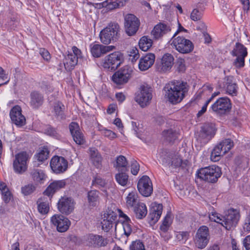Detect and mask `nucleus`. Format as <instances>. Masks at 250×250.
Instances as JSON below:
<instances>
[{
	"label": "nucleus",
	"instance_id": "14",
	"mask_svg": "<svg viewBox=\"0 0 250 250\" xmlns=\"http://www.w3.org/2000/svg\"><path fill=\"white\" fill-rule=\"evenodd\" d=\"M132 70L128 66H124L116 72L112 77V80L117 84L126 83L131 77Z\"/></svg>",
	"mask_w": 250,
	"mask_h": 250
},
{
	"label": "nucleus",
	"instance_id": "15",
	"mask_svg": "<svg viewBox=\"0 0 250 250\" xmlns=\"http://www.w3.org/2000/svg\"><path fill=\"white\" fill-rule=\"evenodd\" d=\"M50 166L54 173L60 174L67 170L68 162L63 157L54 156L50 160Z\"/></svg>",
	"mask_w": 250,
	"mask_h": 250
},
{
	"label": "nucleus",
	"instance_id": "46",
	"mask_svg": "<svg viewBox=\"0 0 250 250\" xmlns=\"http://www.w3.org/2000/svg\"><path fill=\"white\" fill-rule=\"evenodd\" d=\"M178 133L172 129L165 130L163 132V136L167 141L171 142L178 137Z\"/></svg>",
	"mask_w": 250,
	"mask_h": 250
},
{
	"label": "nucleus",
	"instance_id": "8",
	"mask_svg": "<svg viewBox=\"0 0 250 250\" xmlns=\"http://www.w3.org/2000/svg\"><path fill=\"white\" fill-rule=\"evenodd\" d=\"M160 159L164 164L167 165L170 169H175L179 167L184 168L188 164V161H183L181 157L178 155L169 154L167 158L163 156L161 153L159 154Z\"/></svg>",
	"mask_w": 250,
	"mask_h": 250
},
{
	"label": "nucleus",
	"instance_id": "50",
	"mask_svg": "<svg viewBox=\"0 0 250 250\" xmlns=\"http://www.w3.org/2000/svg\"><path fill=\"white\" fill-rule=\"evenodd\" d=\"M223 216H222L216 212H212L209 214V218L210 220L220 224L222 225L223 222L222 218H223Z\"/></svg>",
	"mask_w": 250,
	"mask_h": 250
},
{
	"label": "nucleus",
	"instance_id": "39",
	"mask_svg": "<svg viewBox=\"0 0 250 250\" xmlns=\"http://www.w3.org/2000/svg\"><path fill=\"white\" fill-rule=\"evenodd\" d=\"M32 179L35 182L42 183L45 179L46 176L42 170L34 169L30 172Z\"/></svg>",
	"mask_w": 250,
	"mask_h": 250
},
{
	"label": "nucleus",
	"instance_id": "10",
	"mask_svg": "<svg viewBox=\"0 0 250 250\" xmlns=\"http://www.w3.org/2000/svg\"><path fill=\"white\" fill-rule=\"evenodd\" d=\"M124 26L126 33L129 36L135 35L140 25V20L134 15L128 14L124 17Z\"/></svg>",
	"mask_w": 250,
	"mask_h": 250
},
{
	"label": "nucleus",
	"instance_id": "56",
	"mask_svg": "<svg viewBox=\"0 0 250 250\" xmlns=\"http://www.w3.org/2000/svg\"><path fill=\"white\" fill-rule=\"evenodd\" d=\"M130 60L132 62H136V61L139 59L140 55L139 54V51L137 48H133L130 51Z\"/></svg>",
	"mask_w": 250,
	"mask_h": 250
},
{
	"label": "nucleus",
	"instance_id": "55",
	"mask_svg": "<svg viewBox=\"0 0 250 250\" xmlns=\"http://www.w3.org/2000/svg\"><path fill=\"white\" fill-rule=\"evenodd\" d=\"M140 166L136 161L133 160L131 162V172L134 175H136L139 171Z\"/></svg>",
	"mask_w": 250,
	"mask_h": 250
},
{
	"label": "nucleus",
	"instance_id": "43",
	"mask_svg": "<svg viewBox=\"0 0 250 250\" xmlns=\"http://www.w3.org/2000/svg\"><path fill=\"white\" fill-rule=\"evenodd\" d=\"M88 201L89 205L96 206L99 200V192L97 190H91L87 194Z\"/></svg>",
	"mask_w": 250,
	"mask_h": 250
},
{
	"label": "nucleus",
	"instance_id": "31",
	"mask_svg": "<svg viewBox=\"0 0 250 250\" xmlns=\"http://www.w3.org/2000/svg\"><path fill=\"white\" fill-rule=\"evenodd\" d=\"M224 88L226 93L232 96L236 95L237 90V86L233 81V78L231 76L228 77L225 81Z\"/></svg>",
	"mask_w": 250,
	"mask_h": 250
},
{
	"label": "nucleus",
	"instance_id": "4",
	"mask_svg": "<svg viewBox=\"0 0 250 250\" xmlns=\"http://www.w3.org/2000/svg\"><path fill=\"white\" fill-rule=\"evenodd\" d=\"M178 33L177 31L171 38V45L173 48H175L179 52L187 54L191 52L193 49V44L189 40L186 39L184 37L178 36L175 37Z\"/></svg>",
	"mask_w": 250,
	"mask_h": 250
},
{
	"label": "nucleus",
	"instance_id": "40",
	"mask_svg": "<svg viewBox=\"0 0 250 250\" xmlns=\"http://www.w3.org/2000/svg\"><path fill=\"white\" fill-rule=\"evenodd\" d=\"M64 105L61 102H58L54 104L53 112L57 118L63 119L65 118L64 114Z\"/></svg>",
	"mask_w": 250,
	"mask_h": 250
},
{
	"label": "nucleus",
	"instance_id": "62",
	"mask_svg": "<svg viewBox=\"0 0 250 250\" xmlns=\"http://www.w3.org/2000/svg\"><path fill=\"white\" fill-rule=\"evenodd\" d=\"M131 125H132V128L134 132V133L136 134V135L138 137H139V132H140V130H139L140 128L139 126V123L135 122L132 121Z\"/></svg>",
	"mask_w": 250,
	"mask_h": 250
},
{
	"label": "nucleus",
	"instance_id": "51",
	"mask_svg": "<svg viewBox=\"0 0 250 250\" xmlns=\"http://www.w3.org/2000/svg\"><path fill=\"white\" fill-rule=\"evenodd\" d=\"M171 223L170 216L169 215H167L165 217L162 224L160 226L161 230L165 232L166 231Z\"/></svg>",
	"mask_w": 250,
	"mask_h": 250
},
{
	"label": "nucleus",
	"instance_id": "1",
	"mask_svg": "<svg viewBox=\"0 0 250 250\" xmlns=\"http://www.w3.org/2000/svg\"><path fill=\"white\" fill-rule=\"evenodd\" d=\"M164 89L167 100L173 104L181 102L188 90L187 83L178 81L168 83L166 84Z\"/></svg>",
	"mask_w": 250,
	"mask_h": 250
},
{
	"label": "nucleus",
	"instance_id": "44",
	"mask_svg": "<svg viewBox=\"0 0 250 250\" xmlns=\"http://www.w3.org/2000/svg\"><path fill=\"white\" fill-rule=\"evenodd\" d=\"M122 6L123 2L118 0L114 1L106 0L103 3V7H104L106 10H112Z\"/></svg>",
	"mask_w": 250,
	"mask_h": 250
},
{
	"label": "nucleus",
	"instance_id": "23",
	"mask_svg": "<svg viewBox=\"0 0 250 250\" xmlns=\"http://www.w3.org/2000/svg\"><path fill=\"white\" fill-rule=\"evenodd\" d=\"M10 116L13 123L19 126H22L25 124V118L21 114V107L18 105L14 106L10 112Z\"/></svg>",
	"mask_w": 250,
	"mask_h": 250
},
{
	"label": "nucleus",
	"instance_id": "38",
	"mask_svg": "<svg viewBox=\"0 0 250 250\" xmlns=\"http://www.w3.org/2000/svg\"><path fill=\"white\" fill-rule=\"evenodd\" d=\"M140 203L138 194L136 191L130 192L126 197V205L128 208H133Z\"/></svg>",
	"mask_w": 250,
	"mask_h": 250
},
{
	"label": "nucleus",
	"instance_id": "41",
	"mask_svg": "<svg viewBox=\"0 0 250 250\" xmlns=\"http://www.w3.org/2000/svg\"><path fill=\"white\" fill-rule=\"evenodd\" d=\"M225 154V152L218 144L214 147L211 152L210 160L213 162H217Z\"/></svg>",
	"mask_w": 250,
	"mask_h": 250
},
{
	"label": "nucleus",
	"instance_id": "29",
	"mask_svg": "<svg viewBox=\"0 0 250 250\" xmlns=\"http://www.w3.org/2000/svg\"><path fill=\"white\" fill-rule=\"evenodd\" d=\"M88 153L92 164L97 168H101L103 157L97 149L94 147H90L88 149Z\"/></svg>",
	"mask_w": 250,
	"mask_h": 250
},
{
	"label": "nucleus",
	"instance_id": "18",
	"mask_svg": "<svg viewBox=\"0 0 250 250\" xmlns=\"http://www.w3.org/2000/svg\"><path fill=\"white\" fill-rule=\"evenodd\" d=\"M152 99L151 88L147 85H142L140 91L135 97V101L141 107H144L149 104Z\"/></svg>",
	"mask_w": 250,
	"mask_h": 250
},
{
	"label": "nucleus",
	"instance_id": "64",
	"mask_svg": "<svg viewBox=\"0 0 250 250\" xmlns=\"http://www.w3.org/2000/svg\"><path fill=\"white\" fill-rule=\"evenodd\" d=\"M243 245L246 250H250V236H248L244 239Z\"/></svg>",
	"mask_w": 250,
	"mask_h": 250
},
{
	"label": "nucleus",
	"instance_id": "17",
	"mask_svg": "<svg viewBox=\"0 0 250 250\" xmlns=\"http://www.w3.org/2000/svg\"><path fill=\"white\" fill-rule=\"evenodd\" d=\"M117 217V213L111 209L108 208L104 212L103 220L101 221L102 229L105 231H108L116 223Z\"/></svg>",
	"mask_w": 250,
	"mask_h": 250
},
{
	"label": "nucleus",
	"instance_id": "21",
	"mask_svg": "<svg viewBox=\"0 0 250 250\" xmlns=\"http://www.w3.org/2000/svg\"><path fill=\"white\" fill-rule=\"evenodd\" d=\"M58 209L61 213L65 214H70L74 209V202L71 197H62L57 204Z\"/></svg>",
	"mask_w": 250,
	"mask_h": 250
},
{
	"label": "nucleus",
	"instance_id": "52",
	"mask_svg": "<svg viewBox=\"0 0 250 250\" xmlns=\"http://www.w3.org/2000/svg\"><path fill=\"white\" fill-rule=\"evenodd\" d=\"M100 131L103 135L108 138L110 139H113L117 137L116 134L110 130L104 128L100 129Z\"/></svg>",
	"mask_w": 250,
	"mask_h": 250
},
{
	"label": "nucleus",
	"instance_id": "24",
	"mask_svg": "<svg viewBox=\"0 0 250 250\" xmlns=\"http://www.w3.org/2000/svg\"><path fill=\"white\" fill-rule=\"evenodd\" d=\"M171 30V27L169 24L160 22L154 27L151 35L154 39L158 40L169 33Z\"/></svg>",
	"mask_w": 250,
	"mask_h": 250
},
{
	"label": "nucleus",
	"instance_id": "33",
	"mask_svg": "<svg viewBox=\"0 0 250 250\" xmlns=\"http://www.w3.org/2000/svg\"><path fill=\"white\" fill-rule=\"evenodd\" d=\"M114 167L119 172H125L128 169V163L126 158L120 155L116 158V163Z\"/></svg>",
	"mask_w": 250,
	"mask_h": 250
},
{
	"label": "nucleus",
	"instance_id": "47",
	"mask_svg": "<svg viewBox=\"0 0 250 250\" xmlns=\"http://www.w3.org/2000/svg\"><path fill=\"white\" fill-rule=\"evenodd\" d=\"M49 151L47 148L43 147L39 150V152L35 156V158L40 162H43L47 160L49 157Z\"/></svg>",
	"mask_w": 250,
	"mask_h": 250
},
{
	"label": "nucleus",
	"instance_id": "26",
	"mask_svg": "<svg viewBox=\"0 0 250 250\" xmlns=\"http://www.w3.org/2000/svg\"><path fill=\"white\" fill-rule=\"evenodd\" d=\"M69 130L74 141L77 144L81 145L84 144L85 138L77 123H71L69 125Z\"/></svg>",
	"mask_w": 250,
	"mask_h": 250
},
{
	"label": "nucleus",
	"instance_id": "20",
	"mask_svg": "<svg viewBox=\"0 0 250 250\" xmlns=\"http://www.w3.org/2000/svg\"><path fill=\"white\" fill-rule=\"evenodd\" d=\"M137 188L139 192L144 196H150L153 191L152 182L147 176H143L139 180Z\"/></svg>",
	"mask_w": 250,
	"mask_h": 250
},
{
	"label": "nucleus",
	"instance_id": "35",
	"mask_svg": "<svg viewBox=\"0 0 250 250\" xmlns=\"http://www.w3.org/2000/svg\"><path fill=\"white\" fill-rule=\"evenodd\" d=\"M119 212L120 213V216L125 219L122 225L125 234L127 236H128L132 231V226L130 224L131 220L130 218L126 214H124L121 210H119Z\"/></svg>",
	"mask_w": 250,
	"mask_h": 250
},
{
	"label": "nucleus",
	"instance_id": "3",
	"mask_svg": "<svg viewBox=\"0 0 250 250\" xmlns=\"http://www.w3.org/2000/svg\"><path fill=\"white\" fill-rule=\"evenodd\" d=\"M120 26L117 23H109L107 27L102 30L100 34V38L102 43L108 44L112 42L116 41L119 36Z\"/></svg>",
	"mask_w": 250,
	"mask_h": 250
},
{
	"label": "nucleus",
	"instance_id": "54",
	"mask_svg": "<svg viewBox=\"0 0 250 250\" xmlns=\"http://www.w3.org/2000/svg\"><path fill=\"white\" fill-rule=\"evenodd\" d=\"M35 190V187L33 185H26L21 188L22 193L24 195H28L33 193Z\"/></svg>",
	"mask_w": 250,
	"mask_h": 250
},
{
	"label": "nucleus",
	"instance_id": "28",
	"mask_svg": "<svg viewBox=\"0 0 250 250\" xmlns=\"http://www.w3.org/2000/svg\"><path fill=\"white\" fill-rule=\"evenodd\" d=\"M66 182L65 180L54 181L50 184L43 193L49 197L60 189L64 188Z\"/></svg>",
	"mask_w": 250,
	"mask_h": 250
},
{
	"label": "nucleus",
	"instance_id": "59",
	"mask_svg": "<svg viewBox=\"0 0 250 250\" xmlns=\"http://www.w3.org/2000/svg\"><path fill=\"white\" fill-rule=\"evenodd\" d=\"M197 24L196 25V28L197 30L200 31L202 33H204L206 31L207 27L205 24V23L201 20L199 21H197Z\"/></svg>",
	"mask_w": 250,
	"mask_h": 250
},
{
	"label": "nucleus",
	"instance_id": "19",
	"mask_svg": "<svg viewBox=\"0 0 250 250\" xmlns=\"http://www.w3.org/2000/svg\"><path fill=\"white\" fill-rule=\"evenodd\" d=\"M108 241L106 238L97 234H89L85 239L86 246L92 248H100L105 247L108 244Z\"/></svg>",
	"mask_w": 250,
	"mask_h": 250
},
{
	"label": "nucleus",
	"instance_id": "6",
	"mask_svg": "<svg viewBox=\"0 0 250 250\" xmlns=\"http://www.w3.org/2000/svg\"><path fill=\"white\" fill-rule=\"evenodd\" d=\"M124 60L123 54L120 52H114L106 56L103 61V66L108 70L117 69Z\"/></svg>",
	"mask_w": 250,
	"mask_h": 250
},
{
	"label": "nucleus",
	"instance_id": "2",
	"mask_svg": "<svg viewBox=\"0 0 250 250\" xmlns=\"http://www.w3.org/2000/svg\"><path fill=\"white\" fill-rule=\"evenodd\" d=\"M198 177L201 180L208 183L217 182L221 176L222 172L220 167L215 165L201 168L197 172Z\"/></svg>",
	"mask_w": 250,
	"mask_h": 250
},
{
	"label": "nucleus",
	"instance_id": "58",
	"mask_svg": "<svg viewBox=\"0 0 250 250\" xmlns=\"http://www.w3.org/2000/svg\"><path fill=\"white\" fill-rule=\"evenodd\" d=\"M45 133L48 135L53 137L58 138V134L56 130L51 127L47 128L45 130Z\"/></svg>",
	"mask_w": 250,
	"mask_h": 250
},
{
	"label": "nucleus",
	"instance_id": "63",
	"mask_svg": "<svg viewBox=\"0 0 250 250\" xmlns=\"http://www.w3.org/2000/svg\"><path fill=\"white\" fill-rule=\"evenodd\" d=\"M243 229L245 231H250V217L249 215L245 219Z\"/></svg>",
	"mask_w": 250,
	"mask_h": 250
},
{
	"label": "nucleus",
	"instance_id": "48",
	"mask_svg": "<svg viewBox=\"0 0 250 250\" xmlns=\"http://www.w3.org/2000/svg\"><path fill=\"white\" fill-rule=\"evenodd\" d=\"M218 145L226 153L233 147V142L229 139H226L220 142Z\"/></svg>",
	"mask_w": 250,
	"mask_h": 250
},
{
	"label": "nucleus",
	"instance_id": "57",
	"mask_svg": "<svg viewBox=\"0 0 250 250\" xmlns=\"http://www.w3.org/2000/svg\"><path fill=\"white\" fill-rule=\"evenodd\" d=\"M93 183L94 185H98L101 187H104L106 184V182L100 176H97L95 177L94 180L93 181Z\"/></svg>",
	"mask_w": 250,
	"mask_h": 250
},
{
	"label": "nucleus",
	"instance_id": "60",
	"mask_svg": "<svg viewBox=\"0 0 250 250\" xmlns=\"http://www.w3.org/2000/svg\"><path fill=\"white\" fill-rule=\"evenodd\" d=\"M40 54L42 57L46 61L49 60L51 58L50 53L44 48H41L40 49Z\"/></svg>",
	"mask_w": 250,
	"mask_h": 250
},
{
	"label": "nucleus",
	"instance_id": "34",
	"mask_svg": "<svg viewBox=\"0 0 250 250\" xmlns=\"http://www.w3.org/2000/svg\"><path fill=\"white\" fill-rule=\"evenodd\" d=\"M78 57L73 55L72 53H69L65 57L64 60V65L66 70H71L78 63Z\"/></svg>",
	"mask_w": 250,
	"mask_h": 250
},
{
	"label": "nucleus",
	"instance_id": "12",
	"mask_svg": "<svg viewBox=\"0 0 250 250\" xmlns=\"http://www.w3.org/2000/svg\"><path fill=\"white\" fill-rule=\"evenodd\" d=\"M240 217L239 211L233 208L229 209L228 213L223 216L222 226L228 230L235 227Z\"/></svg>",
	"mask_w": 250,
	"mask_h": 250
},
{
	"label": "nucleus",
	"instance_id": "27",
	"mask_svg": "<svg viewBox=\"0 0 250 250\" xmlns=\"http://www.w3.org/2000/svg\"><path fill=\"white\" fill-rule=\"evenodd\" d=\"M155 59V56L154 54L147 53L140 59L138 64L139 68L141 71L147 70L153 64Z\"/></svg>",
	"mask_w": 250,
	"mask_h": 250
},
{
	"label": "nucleus",
	"instance_id": "11",
	"mask_svg": "<svg viewBox=\"0 0 250 250\" xmlns=\"http://www.w3.org/2000/svg\"><path fill=\"white\" fill-rule=\"evenodd\" d=\"M231 108L230 101L227 97L219 98L211 106L212 111L219 115H224L229 112Z\"/></svg>",
	"mask_w": 250,
	"mask_h": 250
},
{
	"label": "nucleus",
	"instance_id": "16",
	"mask_svg": "<svg viewBox=\"0 0 250 250\" xmlns=\"http://www.w3.org/2000/svg\"><path fill=\"white\" fill-rule=\"evenodd\" d=\"M51 223L55 227L59 232H64L68 230L71 222L66 217L61 214H55L50 219Z\"/></svg>",
	"mask_w": 250,
	"mask_h": 250
},
{
	"label": "nucleus",
	"instance_id": "42",
	"mask_svg": "<svg viewBox=\"0 0 250 250\" xmlns=\"http://www.w3.org/2000/svg\"><path fill=\"white\" fill-rule=\"evenodd\" d=\"M152 44V40L147 36L142 37L139 42L140 48L144 51H147L151 47Z\"/></svg>",
	"mask_w": 250,
	"mask_h": 250
},
{
	"label": "nucleus",
	"instance_id": "37",
	"mask_svg": "<svg viewBox=\"0 0 250 250\" xmlns=\"http://www.w3.org/2000/svg\"><path fill=\"white\" fill-rule=\"evenodd\" d=\"M38 209L42 214H47L49 210V202L46 197H42L37 201Z\"/></svg>",
	"mask_w": 250,
	"mask_h": 250
},
{
	"label": "nucleus",
	"instance_id": "53",
	"mask_svg": "<svg viewBox=\"0 0 250 250\" xmlns=\"http://www.w3.org/2000/svg\"><path fill=\"white\" fill-rule=\"evenodd\" d=\"M130 250H145L143 243L140 241L133 242L130 246Z\"/></svg>",
	"mask_w": 250,
	"mask_h": 250
},
{
	"label": "nucleus",
	"instance_id": "30",
	"mask_svg": "<svg viewBox=\"0 0 250 250\" xmlns=\"http://www.w3.org/2000/svg\"><path fill=\"white\" fill-rule=\"evenodd\" d=\"M163 210V206L160 204H154L148 215V218L152 223H155L159 219Z\"/></svg>",
	"mask_w": 250,
	"mask_h": 250
},
{
	"label": "nucleus",
	"instance_id": "9",
	"mask_svg": "<svg viewBox=\"0 0 250 250\" xmlns=\"http://www.w3.org/2000/svg\"><path fill=\"white\" fill-rule=\"evenodd\" d=\"M215 133V125L212 123H206L201 128L197 137V140L202 145L208 143Z\"/></svg>",
	"mask_w": 250,
	"mask_h": 250
},
{
	"label": "nucleus",
	"instance_id": "22",
	"mask_svg": "<svg viewBox=\"0 0 250 250\" xmlns=\"http://www.w3.org/2000/svg\"><path fill=\"white\" fill-rule=\"evenodd\" d=\"M174 58L172 55L166 53L164 55L160 63L157 64V70L161 73L168 72L174 63Z\"/></svg>",
	"mask_w": 250,
	"mask_h": 250
},
{
	"label": "nucleus",
	"instance_id": "13",
	"mask_svg": "<svg viewBox=\"0 0 250 250\" xmlns=\"http://www.w3.org/2000/svg\"><path fill=\"white\" fill-rule=\"evenodd\" d=\"M28 158V154L24 151L20 152L15 155L13 166L16 173L22 174L27 170V162Z\"/></svg>",
	"mask_w": 250,
	"mask_h": 250
},
{
	"label": "nucleus",
	"instance_id": "61",
	"mask_svg": "<svg viewBox=\"0 0 250 250\" xmlns=\"http://www.w3.org/2000/svg\"><path fill=\"white\" fill-rule=\"evenodd\" d=\"M3 200L5 203H8L11 199V193L8 188L1 192Z\"/></svg>",
	"mask_w": 250,
	"mask_h": 250
},
{
	"label": "nucleus",
	"instance_id": "45",
	"mask_svg": "<svg viewBox=\"0 0 250 250\" xmlns=\"http://www.w3.org/2000/svg\"><path fill=\"white\" fill-rule=\"evenodd\" d=\"M117 182L122 186H126L128 183V176L125 172H120L115 175Z\"/></svg>",
	"mask_w": 250,
	"mask_h": 250
},
{
	"label": "nucleus",
	"instance_id": "25",
	"mask_svg": "<svg viewBox=\"0 0 250 250\" xmlns=\"http://www.w3.org/2000/svg\"><path fill=\"white\" fill-rule=\"evenodd\" d=\"M90 47L92 56L96 58L100 57L115 48V47L113 45L105 46L98 44H92Z\"/></svg>",
	"mask_w": 250,
	"mask_h": 250
},
{
	"label": "nucleus",
	"instance_id": "5",
	"mask_svg": "<svg viewBox=\"0 0 250 250\" xmlns=\"http://www.w3.org/2000/svg\"><path fill=\"white\" fill-rule=\"evenodd\" d=\"M230 54L232 56L236 57L233 62V65L236 68L244 67L245 65V58L248 55L247 48L242 43L237 42Z\"/></svg>",
	"mask_w": 250,
	"mask_h": 250
},
{
	"label": "nucleus",
	"instance_id": "36",
	"mask_svg": "<svg viewBox=\"0 0 250 250\" xmlns=\"http://www.w3.org/2000/svg\"><path fill=\"white\" fill-rule=\"evenodd\" d=\"M133 210L136 218L139 219L145 218L147 213L146 205L141 202L133 208Z\"/></svg>",
	"mask_w": 250,
	"mask_h": 250
},
{
	"label": "nucleus",
	"instance_id": "7",
	"mask_svg": "<svg viewBox=\"0 0 250 250\" xmlns=\"http://www.w3.org/2000/svg\"><path fill=\"white\" fill-rule=\"evenodd\" d=\"M210 239L209 229L206 226H201L197 230L194 237L195 246L200 249L205 248Z\"/></svg>",
	"mask_w": 250,
	"mask_h": 250
},
{
	"label": "nucleus",
	"instance_id": "49",
	"mask_svg": "<svg viewBox=\"0 0 250 250\" xmlns=\"http://www.w3.org/2000/svg\"><path fill=\"white\" fill-rule=\"evenodd\" d=\"M203 16V11L198 8H194L191 12L190 19L194 21H199L202 20Z\"/></svg>",
	"mask_w": 250,
	"mask_h": 250
},
{
	"label": "nucleus",
	"instance_id": "32",
	"mask_svg": "<svg viewBox=\"0 0 250 250\" xmlns=\"http://www.w3.org/2000/svg\"><path fill=\"white\" fill-rule=\"evenodd\" d=\"M43 102V96L37 91H33L30 94V106L33 108H38Z\"/></svg>",
	"mask_w": 250,
	"mask_h": 250
}]
</instances>
